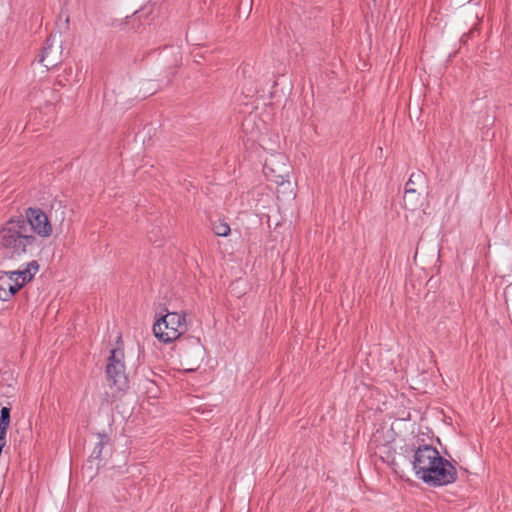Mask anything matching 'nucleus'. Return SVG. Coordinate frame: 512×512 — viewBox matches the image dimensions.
<instances>
[{"mask_svg": "<svg viewBox=\"0 0 512 512\" xmlns=\"http://www.w3.org/2000/svg\"><path fill=\"white\" fill-rule=\"evenodd\" d=\"M38 270H39L38 262L35 260H32L27 263V266L25 269L8 271V273L11 276L12 281L15 284L21 285V288H22L25 284H27L28 282H30L33 279L35 273Z\"/></svg>", "mask_w": 512, "mask_h": 512, "instance_id": "nucleus-10", "label": "nucleus"}, {"mask_svg": "<svg viewBox=\"0 0 512 512\" xmlns=\"http://www.w3.org/2000/svg\"><path fill=\"white\" fill-rule=\"evenodd\" d=\"M291 166L283 154H271L264 163L263 173L267 181L275 184L278 193H292L289 175Z\"/></svg>", "mask_w": 512, "mask_h": 512, "instance_id": "nucleus-2", "label": "nucleus"}, {"mask_svg": "<svg viewBox=\"0 0 512 512\" xmlns=\"http://www.w3.org/2000/svg\"><path fill=\"white\" fill-rule=\"evenodd\" d=\"M425 182L426 176L422 171L413 172L405 184V198H409L416 193V184H425Z\"/></svg>", "mask_w": 512, "mask_h": 512, "instance_id": "nucleus-12", "label": "nucleus"}, {"mask_svg": "<svg viewBox=\"0 0 512 512\" xmlns=\"http://www.w3.org/2000/svg\"><path fill=\"white\" fill-rule=\"evenodd\" d=\"M21 285L12 281L8 271H0V300H10L19 290Z\"/></svg>", "mask_w": 512, "mask_h": 512, "instance_id": "nucleus-11", "label": "nucleus"}, {"mask_svg": "<svg viewBox=\"0 0 512 512\" xmlns=\"http://www.w3.org/2000/svg\"><path fill=\"white\" fill-rule=\"evenodd\" d=\"M106 379L108 385L116 392H123L128 387L125 373L124 351L117 347L111 350L106 364Z\"/></svg>", "mask_w": 512, "mask_h": 512, "instance_id": "nucleus-5", "label": "nucleus"}, {"mask_svg": "<svg viewBox=\"0 0 512 512\" xmlns=\"http://www.w3.org/2000/svg\"><path fill=\"white\" fill-rule=\"evenodd\" d=\"M212 230L217 236L226 237L230 234L231 229L228 223L217 220L212 223Z\"/></svg>", "mask_w": 512, "mask_h": 512, "instance_id": "nucleus-14", "label": "nucleus"}, {"mask_svg": "<svg viewBox=\"0 0 512 512\" xmlns=\"http://www.w3.org/2000/svg\"><path fill=\"white\" fill-rule=\"evenodd\" d=\"M27 226L30 228V234L38 235L42 238L51 236L53 227L48 216L38 207H29L24 215H20Z\"/></svg>", "mask_w": 512, "mask_h": 512, "instance_id": "nucleus-6", "label": "nucleus"}, {"mask_svg": "<svg viewBox=\"0 0 512 512\" xmlns=\"http://www.w3.org/2000/svg\"><path fill=\"white\" fill-rule=\"evenodd\" d=\"M467 37H468V34H463L461 41L466 42Z\"/></svg>", "mask_w": 512, "mask_h": 512, "instance_id": "nucleus-18", "label": "nucleus"}, {"mask_svg": "<svg viewBox=\"0 0 512 512\" xmlns=\"http://www.w3.org/2000/svg\"><path fill=\"white\" fill-rule=\"evenodd\" d=\"M7 430L8 429L0 428V445H6Z\"/></svg>", "mask_w": 512, "mask_h": 512, "instance_id": "nucleus-17", "label": "nucleus"}, {"mask_svg": "<svg viewBox=\"0 0 512 512\" xmlns=\"http://www.w3.org/2000/svg\"><path fill=\"white\" fill-rule=\"evenodd\" d=\"M439 456V451L431 445L419 446L415 450L412 463L415 474L419 479L425 474L427 467L431 466Z\"/></svg>", "mask_w": 512, "mask_h": 512, "instance_id": "nucleus-7", "label": "nucleus"}, {"mask_svg": "<svg viewBox=\"0 0 512 512\" xmlns=\"http://www.w3.org/2000/svg\"><path fill=\"white\" fill-rule=\"evenodd\" d=\"M421 480L432 487L452 484L457 480V469L449 460L440 455L431 466L427 467Z\"/></svg>", "mask_w": 512, "mask_h": 512, "instance_id": "nucleus-4", "label": "nucleus"}, {"mask_svg": "<svg viewBox=\"0 0 512 512\" xmlns=\"http://www.w3.org/2000/svg\"><path fill=\"white\" fill-rule=\"evenodd\" d=\"M187 330L186 313L166 312L160 314L153 325L155 337L163 343L177 340Z\"/></svg>", "mask_w": 512, "mask_h": 512, "instance_id": "nucleus-3", "label": "nucleus"}, {"mask_svg": "<svg viewBox=\"0 0 512 512\" xmlns=\"http://www.w3.org/2000/svg\"><path fill=\"white\" fill-rule=\"evenodd\" d=\"M10 413L11 409L9 407H2L0 411V428L8 429L10 425Z\"/></svg>", "mask_w": 512, "mask_h": 512, "instance_id": "nucleus-15", "label": "nucleus"}, {"mask_svg": "<svg viewBox=\"0 0 512 512\" xmlns=\"http://www.w3.org/2000/svg\"><path fill=\"white\" fill-rule=\"evenodd\" d=\"M97 440L98 441L90 454V458L94 460L101 459L103 448L110 442V438L106 434H97Z\"/></svg>", "mask_w": 512, "mask_h": 512, "instance_id": "nucleus-13", "label": "nucleus"}, {"mask_svg": "<svg viewBox=\"0 0 512 512\" xmlns=\"http://www.w3.org/2000/svg\"><path fill=\"white\" fill-rule=\"evenodd\" d=\"M38 62L43 64L48 70L60 63L58 48L54 49V38L51 35L45 41Z\"/></svg>", "mask_w": 512, "mask_h": 512, "instance_id": "nucleus-9", "label": "nucleus"}, {"mask_svg": "<svg viewBox=\"0 0 512 512\" xmlns=\"http://www.w3.org/2000/svg\"><path fill=\"white\" fill-rule=\"evenodd\" d=\"M419 196H420V194L419 193L417 194V192H416L414 195L410 196L409 198L404 197L405 204L407 205V203H409V205H410L409 209H411V210L416 209L417 203L419 201Z\"/></svg>", "mask_w": 512, "mask_h": 512, "instance_id": "nucleus-16", "label": "nucleus"}, {"mask_svg": "<svg viewBox=\"0 0 512 512\" xmlns=\"http://www.w3.org/2000/svg\"><path fill=\"white\" fill-rule=\"evenodd\" d=\"M382 438V432L377 431L375 434H373L369 442V448L371 451H373L375 456L381 459L382 462L388 464L389 466H394L396 464V450L391 442H384Z\"/></svg>", "mask_w": 512, "mask_h": 512, "instance_id": "nucleus-8", "label": "nucleus"}, {"mask_svg": "<svg viewBox=\"0 0 512 512\" xmlns=\"http://www.w3.org/2000/svg\"><path fill=\"white\" fill-rule=\"evenodd\" d=\"M40 241L30 234L22 217H11L0 228V251L3 260L22 261L39 250Z\"/></svg>", "mask_w": 512, "mask_h": 512, "instance_id": "nucleus-1", "label": "nucleus"}]
</instances>
